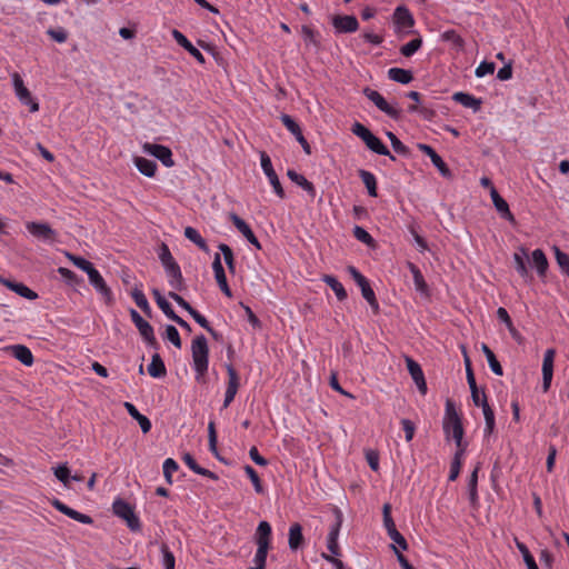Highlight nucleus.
I'll return each instance as SVG.
<instances>
[{
    "label": "nucleus",
    "instance_id": "1a4fd4ad",
    "mask_svg": "<svg viewBox=\"0 0 569 569\" xmlns=\"http://www.w3.org/2000/svg\"><path fill=\"white\" fill-rule=\"evenodd\" d=\"M27 230L38 240L52 243L57 239V232L46 222H27Z\"/></svg>",
    "mask_w": 569,
    "mask_h": 569
},
{
    "label": "nucleus",
    "instance_id": "774afa93",
    "mask_svg": "<svg viewBox=\"0 0 569 569\" xmlns=\"http://www.w3.org/2000/svg\"><path fill=\"white\" fill-rule=\"evenodd\" d=\"M54 472V476L64 485V486H68L69 481H70V470L69 468L63 465V466H59L57 468H54L53 470Z\"/></svg>",
    "mask_w": 569,
    "mask_h": 569
},
{
    "label": "nucleus",
    "instance_id": "0e129e2a",
    "mask_svg": "<svg viewBox=\"0 0 569 569\" xmlns=\"http://www.w3.org/2000/svg\"><path fill=\"white\" fill-rule=\"evenodd\" d=\"M47 33L52 40L59 43H63L68 39V32L61 27L56 29H48Z\"/></svg>",
    "mask_w": 569,
    "mask_h": 569
},
{
    "label": "nucleus",
    "instance_id": "a19ab883",
    "mask_svg": "<svg viewBox=\"0 0 569 569\" xmlns=\"http://www.w3.org/2000/svg\"><path fill=\"white\" fill-rule=\"evenodd\" d=\"M152 295L157 306L170 320L173 317H176L177 313L173 311L171 305L167 301V299L161 295V292L158 289H153Z\"/></svg>",
    "mask_w": 569,
    "mask_h": 569
},
{
    "label": "nucleus",
    "instance_id": "a211bd4d",
    "mask_svg": "<svg viewBox=\"0 0 569 569\" xmlns=\"http://www.w3.org/2000/svg\"><path fill=\"white\" fill-rule=\"evenodd\" d=\"M443 431L447 435V437L451 436L455 440L458 448L462 446V439H463V427L461 422V418H455L449 420H443Z\"/></svg>",
    "mask_w": 569,
    "mask_h": 569
},
{
    "label": "nucleus",
    "instance_id": "2eb2a0df",
    "mask_svg": "<svg viewBox=\"0 0 569 569\" xmlns=\"http://www.w3.org/2000/svg\"><path fill=\"white\" fill-rule=\"evenodd\" d=\"M332 26L339 33H352L359 29V22L355 16L337 14L332 18Z\"/></svg>",
    "mask_w": 569,
    "mask_h": 569
},
{
    "label": "nucleus",
    "instance_id": "f03ea898",
    "mask_svg": "<svg viewBox=\"0 0 569 569\" xmlns=\"http://www.w3.org/2000/svg\"><path fill=\"white\" fill-rule=\"evenodd\" d=\"M191 353L196 380L204 382L209 367V347L204 336H197L191 343Z\"/></svg>",
    "mask_w": 569,
    "mask_h": 569
},
{
    "label": "nucleus",
    "instance_id": "393cba45",
    "mask_svg": "<svg viewBox=\"0 0 569 569\" xmlns=\"http://www.w3.org/2000/svg\"><path fill=\"white\" fill-rule=\"evenodd\" d=\"M172 37L179 46L187 50L199 63H204L203 54L179 30H172Z\"/></svg>",
    "mask_w": 569,
    "mask_h": 569
},
{
    "label": "nucleus",
    "instance_id": "bf43d9fd",
    "mask_svg": "<svg viewBox=\"0 0 569 569\" xmlns=\"http://www.w3.org/2000/svg\"><path fill=\"white\" fill-rule=\"evenodd\" d=\"M387 137L389 138L391 146L397 153L402 156H407L409 153L408 147L405 146L395 133L388 131Z\"/></svg>",
    "mask_w": 569,
    "mask_h": 569
},
{
    "label": "nucleus",
    "instance_id": "4c0bfd02",
    "mask_svg": "<svg viewBox=\"0 0 569 569\" xmlns=\"http://www.w3.org/2000/svg\"><path fill=\"white\" fill-rule=\"evenodd\" d=\"M166 372V366L161 357L158 353H154L150 365L148 366V373L153 378H161Z\"/></svg>",
    "mask_w": 569,
    "mask_h": 569
},
{
    "label": "nucleus",
    "instance_id": "a18cd8bd",
    "mask_svg": "<svg viewBox=\"0 0 569 569\" xmlns=\"http://www.w3.org/2000/svg\"><path fill=\"white\" fill-rule=\"evenodd\" d=\"M422 46V38L418 36L417 38L412 39L408 43L403 44L400 48V53L403 57H412Z\"/></svg>",
    "mask_w": 569,
    "mask_h": 569
},
{
    "label": "nucleus",
    "instance_id": "37998d69",
    "mask_svg": "<svg viewBox=\"0 0 569 569\" xmlns=\"http://www.w3.org/2000/svg\"><path fill=\"white\" fill-rule=\"evenodd\" d=\"M515 543H516L517 549L522 555L523 561L526 562L527 568L528 569H539L536 563V560H535L533 556L530 553L528 547L523 542L518 540L517 538L515 539Z\"/></svg>",
    "mask_w": 569,
    "mask_h": 569
},
{
    "label": "nucleus",
    "instance_id": "cd10ccee",
    "mask_svg": "<svg viewBox=\"0 0 569 569\" xmlns=\"http://www.w3.org/2000/svg\"><path fill=\"white\" fill-rule=\"evenodd\" d=\"M288 545L292 551L301 549L305 545V537L302 535V527L300 523L295 522L289 528Z\"/></svg>",
    "mask_w": 569,
    "mask_h": 569
},
{
    "label": "nucleus",
    "instance_id": "0eeeda50",
    "mask_svg": "<svg viewBox=\"0 0 569 569\" xmlns=\"http://www.w3.org/2000/svg\"><path fill=\"white\" fill-rule=\"evenodd\" d=\"M12 83L16 96L22 104L29 106L31 112L39 110V103L31 97L30 91L24 86L21 76L18 72L12 73Z\"/></svg>",
    "mask_w": 569,
    "mask_h": 569
},
{
    "label": "nucleus",
    "instance_id": "2f4dec72",
    "mask_svg": "<svg viewBox=\"0 0 569 569\" xmlns=\"http://www.w3.org/2000/svg\"><path fill=\"white\" fill-rule=\"evenodd\" d=\"M463 455H465V447L461 446L456 451L453 459L450 465V472H449V481H456L457 478L460 475L462 465H463Z\"/></svg>",
    "mask_w": 569,
    "mask_h": 569
},
{
    "label": "nucleus",
    "instance_id": "7c9ffc66",
    "mask_svg": "<svg viewBox=\"0 0 569 569\" xmlns=\"http://www.w3.org/2000/svg\"><path fill=\"white\" fill-rule=\"evenodd\" d=\"M526 258H528V250L525 247H520L518 251L513 253L516 270L519 273V276L523 279H527L529 277V270L525 262Z\"/></svg>",
    "mask_w": 569,
    "mask_h": 569
},
{
    "label": "nucleus",
    "instance_id": "b1692460",
    "mask_svg": "<svg viewBox=\"0 0 569 569\" xmlns=\"http://www.w3.org/2000/svg\"><path fill=\"white\" fill-rule=\"evenodd\" d=\"M17 360L27 367H31L34 362L31 350L23 345H12L6 348Z\"/></svg>",
    "mask_w": 569,
    "mask_h": 569
},
{
    "label": "nucleus",
    "instance_id": "052dcab7",
    "mask_svg": "<svg viewBox=\"0 0 569 569\" xmlns=\"http://www.w3.org/2000/svg\"><path fill=\"white\" fill-rule=\"evenodd\" d=\"M159 259H160L163 268L169 267L171 263H177L166 243L161 244L160 252H159Z\"/></svg>",
    "mask_w": 569,
    "mask_h": 569
},
{
    "label": "nucleus",
    "instance_id": "58836bf2",
    "mask_svg": "<svg viewBox=\"0 0 569 569\" xmlns=\"http://www.w3.org/2000/svg\"><path fill=\"white\" fill-rule=\"evenodd\" d=\"M182 461L197 475H200V476H204V477H209V478H212L214 479L216 476L213 472H211L210 470L208 469H204L202 467H200L196 459L192 457V455L190 453H184L182 456Z\"/></svg>",
    "mask_w": 569,
    "mask_h": 569
},
{
    "label": "nucleus",
    "instance_id": "5701e85b",
    "mask_svg": "<svg viewBox=\"0 0 569 569\" xmlns=\"http://www.w3.org/2000/svg\"><path fill=\"white\" fill-rule=\"evenodd\" d=\"M166 274L168 277L169 286L177 291H181L184 289V279L178 263H171L169 267L164 268Z\"/></svg>",
    "mask_w": 569,
    "mask_h": 569
},
{
    "label": "nucleus",
    "instance_id": "3c124183",
    "mask_svg": "<svg viewBox=\"0 0 569 569\" xmlns=\"http://www.w3.org/2000/svg\"><path fill=\"white\" fill-rule=\"evenodd\" d=\"M162 553V565L166 569H174L176 568V558L174 555L169 549L168 545L162 543L160 547Z\"/></svg>",
    "mask_w": 569,
    "mask_h": 569
},
{
    "label": "nucleus",
    "instance_id": "8fccbe9b",
    "mask_svg": "<svg viewBox=\"0 0 569 569\" xmlns=\"http://www.w3.org/2000/svg\"><path fill=\"white\" fill-rule=\"evenodd\" d=\"M243 470H244L246 475L249 477V479L251 480L254 491L259 495L263 493L264 489H263V486L261 483V480H260L257 471L249 465H246L243 467Z\"/></svg>",
    "mask_w": 569,
    "mask_h": 569
},
{
    "label": "nucleus",
    "instance_id": "680f3d73",
    "mask_svg": "<svg viewBox=\"0 0 569 569\" xmlns=\"http://www.w3.org/2000/svg\"><path fill=\"white\" fill-rule=\"evenodd\" d=\"M209 450L217 456V431L214 421L208 423Z\"/></svg>",
    "mask_w": 569,
    "mask_h": 569
},
{
    "label": "nucleus",
    "instance_id": "69168bd1",
    "mask_svg": "<svg viewBox=\"0 0 569 569\" xmlns=\"http://www.w3.org/2000/svg\"><path fill=\"white\" fill-rule=\"evenodd\" d=\"M360 289H361L362 297L368 301V303L372 308L377 309L378 308V301L376 299L375 291L370 287L369 282L367 284H365V287H361Z\"/></svg>",
    "mask_w": 569,
    "mask_h": 569
},
{
    "label": "nucleus",
    "instance_id": "c85d7f7f",
    "mask_svg": "<svg viewBox=\"0 0 569 569\" xmlns=\"http://www.w3.org/2000/svg\"><path fill=\"white\" fill-rule=\"evenodd\" d=\"M0 281L7 287L9 288L10 290H12L13 292H16L17 295L26 298V299H29V300H34L38 298V295L31 290L30 288H28L27 286H24L23 283H20V282H12L10 280H7V279H0Z\"/></svg>",
    "mask_w": 569,
    "mask_h": 569
},
{
    "label": "nucleus",
    "instance_id": "13d9d810",
    "mask_svg": "<svg viewBox=\"0 0 569 569\" xmlns=\"http://www.w3.org/2000/svg\"><path fill=\"white\" fill-rule=\"evenodd\" d=\"M281 122L296 138L302 132L300 126L289 114H282Z\"/></svg>",
    "mask_w": 569,
    "mask_h": 569
},
{
    "label": "nucleus",
    "instance_id": "f3484780",
    "mask_svg": "<svg viewBox=\"0 0 569 569\" xmlns=\"http://www.w3.org/2000/svg\"><path fill=\"white\" fill-rule=\"evenodd\" d=\"M406 365L412 380L417 385L418 390L421 395H426L427 382L420 365L410 357H406Z\"/></svg>",
    "mask_w": 569,
    "mask_h": 569
},
{
    "label": "nucleus",
    "instance_id": "423d86ee",
    "mask_svg": "<svg viewBox=\"0 0 569 569\" xmlns=\"http://www.w3.org/2000/svg\"><path fill=\"white\" fill-rule=\"evenodd\" d=\"M260 164L263 173L266 174L269 183L271 184L273 192L280 198L286 197L284 190L281 186L278 174L276 173L270 157L266 151L260 152Z\"/></svg>",
    "mask_w": 569,
    "mask_h": 569
},
{
    "label": "nucleus",
    "instance_id": "473e14b6",
    "mask_svg": "<svg viewBox=\"0 0 569 569\" xmlns=\"http://www.w3.org/2000/svg\"><path fill=\"white\" fill-rule=\"evenodd\" d=\"M322 281L331 288V290L335 292L337 299L339 301H343L347 299V291L343 288L342 283L333 276L325 274L322 278Z\"/></svg>",
    "mask_w": 569,
    "mask_h": 569
},
{
    "label": "nucleus",
    "instance_id": "f8f14e48",
    "mask_svg": "<svg viewBox=\"0 0 569 569\" xmlns=\"http://www.w3.org/2000/svg\"><path fill=\"white\" fill-rule=\"evenodd\" d=\"M143 151L160 160L162 164L168 168L174 164V161L172 159V152L170 148L166 146L147 142L143 144Z\"/></svg>",
    "mask_w": 569,
    "mask_h": 569
},
{
    "label": "nucleus",
    "instance_id": "4468645a",
    "mask_svg": "<svg viewBox=\"0 0 569 569\" xmlns=\"http://www.w3.org/2000/svg\"><path fill=\"white\" fill-rule=\"evenodd\" d=\"M555 349H547L542 360V389L547 392L550 389L553 377Z\"/></svg>",
    "mask_w": 569,
    "mask_h": 569
},
{
    "label": "nucleus",
    "instance_id": "7ed1b4c3",
    "mask_svg": "<svg viewBox=\"0 0 569 569\" xmlns=\"http://www.w3.org/2000/svg\"><path fill=\"white\" fill-rule=\"evenodd\" d=\"M351 131L358 138H360L366 146L377 154L387 156L390 160L395 161V156L391 154L389 149L382 143V141L376 137L367 127L361 124L360 122H355L352 124Z\"/></svg>",
    "mask_w": 569,
    "mask_h": 569
},
{
    "label": "nucleus",
    "instance_id": "6ab92c4d",
    "mask_svg": "<svg viewBox=\"0 0 569 569\" xmlns=\"http://www.w3.org/2000/svg\"><path fill=\"white\" fill-rule=\"evenodd\" d=\"M51 505L54 507V509H57L61 513L66 515L67 517L73 519L80 523L91 525L93 522V520L90 516L81 513V512L70 508L69 506H67L59 499H53L51 501Z\"/></svg>",
    "mask_w": 569,
    "mask_h": 569
},
{
    "label": "nucleus",
    "instance_id": "c9c22d12",
    "mask_svg": "<svg viewBox=\"0 0 569 569\" xmlns=\"http://www.w3.org/2000/svg\"><path fill=\"white\" fill-rule=\"evenodd\" d=\"M481 350L487 358V361H488V365H489L491 371L497 376H502L503 369H502L500 362L498 361L496 355L493 353V351L486 343H482Z\"/></svg>",
    "mask_w": 569,
    "mask_h": 569
},
{
    "label": "nucleus",
    "instance_id": "79ce46f5",
    "mask_svg": "<svg viewBox=\"0 0 569 569\" xmlns=\"http://www.w3.org/2000/svg\"><path fill=\"white\" fill-rule=\"evenodd\" d=\"M184 237L191 242H193L202 251L207 252L209 250L206 240L201 237L197 229L192 227H186Z\"/></svg>",
    "mask_w": 569,
    "mask_h": 569
},
{
    "label": "nucleus",
    "instance_id": "e433bc0d",
    "mask_svg": "<svg viewBox=\"0 0 569 569\" xmlns=\"http://www.w3.org/2000/svg\"><path fill=\"white\" fill-rule=\"evenodd\" d=\"M532 263L537 269V272L540 277H543L548 269V260L545 252L541 249H536L532 251Z\"/></svg>",
    "mask_w": 569,
    "mask_h": 569
},
{
    "label": "nucleus",
    "instance_id": "603ef678",
    "mask_svg": "<svg viewBox=\"0 0 569 569\" xmlns=\"http://www.w3.org/2000/svg\"><path fill=\"white\" fill-rule=\"evenodd\" d=\"M219 250L223 254V259H224V262H226L229 271L231 273H233L234 270H236V264H234V258H233L232 249L228 244H226V243H220L219 244Z\"/></svg>",
    "mask_w": 569,
    "mask_h": 569
},
{
    "label": "nucleus",
    "instance_id": "c756f323",
    "mask_svg": "<svg viewBox=\"0 0 569 569\" xmlns=\"http://www.w3.org/2000/svg\"><path fill=\"white\" fill-rule=\"evenodd\" d=\"M452 99L466 108H470L473 111H478L481 108V100L475 96L466 92H456Z\"/></svg>",
    "mask_w": 569,
    "mask_h": 569
},
{
    "label": "nucleus",
    "instance_id": "72a5a7b5",
    "mask_svg": "<svg viewBox=\"0 0 569 569\" xmlns=\"http://www.w3.org/2000/svg\"><path fill=\"white\" fill-rule=\"evenodd\" d=\"M134 166L137 169L147 177H153L156 174L157 170V163L153 160L143 158V157H136L133 159Z\"/></svg>",
    "mask_w": 569,
    "mask_h": 569
},
{
    "label": "nucleus",
    "instance_id": "5fc2aeb1",
    "mask_svg": "<svg viewBox=\"0 0 569 569\" xmlns=\"http://www.w3.org/2000/svg\"><path fill=\"white\" fill-rule=\"evenodd\" d=\"M382 513H383V526L387 530V533L388 535L392 533L393 531L397 530V528H396L395 521L391 517V506L389 503L383 505Z\"/></svg>",
    "mask_w": 569,
    "mask_h": 569
},
{
    "label": "nucleus",
    "instance_id": "20e7f679",
    "mask_svg": "<svg viewBox=\"0 0 569 569\" xmlns=\"http://www.w3.org/2000/svg\"><path fill=\"white\" fill-rule=\"evenodd\" d=\"M395 32L398 37L403 38L408 34L418 33L413 30L415 18L406 6H399L395 9L392 14Z\"/></svg>",
    "mask_w": 569,
    "mask_h": 569
},
{
    "label": "nucleus",
    "instance_id": "ddd939ff",
    "mask_svg": "<svg viewBox=\"0 0 569 569\" xmlns=\"http://www.w3.org/2000/svg\"><path fill=\"white\" fill-rule=\"evenodd\" d=\"M363 94L371 102H373L380 111L385 112L386 114H388L389 117H391L393 119L399 118V111L396 108H393L392 106H390L378 91L372 90L367 87L363 89Z\"/></svg>",
    "mask_w": 569,
    "mask_h": 569
},
{
    "label": "nucleus",
    "instance_id": "9b49d317",
    "mask_svg": "<svg viewBox=\"0 0 569 569\" xmlns=\"http://www.w3.org/2000/svg\"><path fill=\"white\" fill-rule=\"evenodd\" d=\"M336 520L330 527L328 538H327V548L332 556L338 557L341 555L340 547L338 543V537L340 532V528L342 525V512L339 509L335 511Z\"/></svg>",
    "mask_w": 569,
    "mask_h": 569
},
{
    "label": "nucleus",
    "instance_id": "4d7b16f0",
    "mask_svg": "<svg viewBox=\"0 0 569 569\" xmlns=\"http://www.w3.org/2000/svg\"><path fill=\"white\" fill-rule=\"evenodd\" d=\"M555 257L561 271L569 277V254L562 252L559 248H555Z\"/></svg>",
    "mask_w": 569,
    "mask_h": 569
},
{
    "label": "nucleus",
    "instance_id": "ea45409f",
    "mask_svg": "<svg viewBox=\"0 0 569 569\" xmlns=\"http://www.w3.org/2000/svg\"><path fill=\"white\" fill-rule=\"evenodd\" d=\"M359 177H360L362 183L366 186V188L368 190V193L371 197H377L378 193H377V179H376V176L372 172H370V171L360 170L359 171Z\"/></svg>",
    "mask_w": 569,
    "mask_h": 569
},
{
    "label": "nucleus",
    "instance_id": "09e8293b",
    "mask_svg": "<svg viewBox=\"0 0 569 569\" xmlns=\"http://www.w3.org/2000/svg\"><path fill=\"white\" fill-rule=\"evenodd\" d=\"M352 233H353V237L358 241L367 244L368 247H375L376 246V241L372 238V236L367 230H365L362 227L356 226L353 228Z\"/></svg>",
    "mask_w": 569,
    "mask_h": 569
},
{
    "label": "nucleus",
    "instance_id": "bb28decb",
    "mask_svg": "<svg viewBox=\"0 0 569 569\" xmlns=\"http://www.w3.org/2000/svg\"><path fill=\"white\" fill-rule=\"evenodd\" d=\"M491 200L496 210L500 213L501 218L508 220L511 223L516 222L515 216L509 209L507 201L498 193L496 188L491 190Z\"/></svg>",
    "mask_w": 569,
    "mask_h": 569
},
{
    "label": "nucleus",
    "instance_id": "864d4df0",
    "mask_svg": "<svg viewBox=\"0 0 569 569\" xmlns=\"http://www.w3.org/2000/svg\"><path fill=\"white\" fill-rule=\"evenodd\" d=\"M163 476L166 478L167 483H172V475L179 469V465L172 458H167L163 462Z\"/></svg>",
    "mask_w": 569,
    "mask_h": 569
},
{
    "label": "nucleus",
    "instance_id": "e2e57ef3",
    "mask_svg": "<svg viewBox=\"0 0 569 569\" xmlns=\"http://www.w3.org/2000/svg\"><path fill=\"white\" fill-rule=\"evenodd\" d=\"M496 64L493 62L482 61L475 71L476 77L482 78L487 74H492L495 72Z\"/></svg>",
    "mask_w": 569,
    "mask_h": 569
},
{
    "label": "nucleus",
    "instance_id": "c03bdc74",
    "mask_svg": "<svg viewBox=\"0 0 569 569\" xmlns=\"http://www.w3.org/2000/svg\"><path fill=\"white\" fill-rule=\"evenodd\" d=\"M131 297L136 305L148 316H151V308L148 302L146 295L140 289H134L131 292Z\"/></svg>",
    "mask_w": 569,
    "mask_h": 569
},
{
    "label": "nucleus",
    "instance_id": "39448f33",
    "mask_svg": "<svg viewBox=\"0 0 569 569\" xmlns=\"http://www.w3.org/2000/svg\"><path fill=\"white\" fill-rule=\"evenodd\" d=\"M113 513L126 521L132 531L140 530V520L136 516L133 507L121 498H117L112 503Z\"/></svg>",
    "mask_w": 569,
    "mask_h": 569
},
{
    "label": "nucleus",
    "instance_id": "f704fd0d",
    "mask_svg": "<svg viewBox=\"0 0 569 569\" xmlns=\"http://www.w3.org/2000/svg\"><path fill=\"white\" fill-rule=\"evenodd\" d=\"M388 77L390 80L407 84L412 81L413 76L410 70L401 69V68H390L388 70Z\"/></svg>",
    "mask_w": 569,
    "mask_h": 569
},
{
    "label": "nucleus",
    "instance_id": "338daca9",
    "mask_svg": "<svg viewBox=\"0 0 569 569\" xmlns=\"http://www.w3.org/2000/svg\"><path fill=\"white\" fill-rule=\"evenodd\" d=\"M166 338L171 341L174 347L177 348H181V339H180V335H179V331L177 330L176 327L169 325L167 326L166 328Z\"/></svg>",
    "mask_w": 569,
    "mask_h": 569
},
{
    "label": "nucleus",
    "instance_id": "4be33fe9",
    "mask_svg": "<svg viewBox=\"0 0 569 569\" xmlns=\"http://www.w3.org/2000/svg\"><path fill=\"white\" fill-rule=\"evenodd\" d=\"M88 278L90 283L106 299V301H111L112 292L110 288L107 286L101 273L96 268L88 273Z\"/></svg>",
    "mask_w": 569,
    "mask_h": 569
},
{
    "label": "nucleus",
    "instance_id": "de8ad7c7",
    "mask_svg": "<svg viewBox=\"0 0 569 569\" xmlns=\"http://www.w3.org/2000/svg\"><path fill=\"white\" fill-rule=\"evenodd\" d=\"M467 381H468V385L470 387L471 398H472V401H473L475 406H480L481 398H482V392H480L479 389H478V386H477V382H476V378H475V375H473L472 370H469L468 377H467Z\"/></svg>",
    "mask_w": 569,
    "mask_h": 569
},
{
    "label": "nucleus",
    "instance_id": "dca6fc26",
    "mask_svg": "<svg viewBox=\"0 0 569 569\" xmlns=\"http://www.w3.org/2000/svg\"><path fill=\"white\" fill-rule=\"evenodd\" d=\"M418 149L426 156H428L432 162V164L439 170L440 174L445 178L451 177V171L446 164V162L442 160V158L436 152V150L425 143L418 144Z\"/></svg>",
    "mask_w": 569,
    "mask_h": 569
},
{
    "label": "nucleus",
    "instance_id": "aec40b11",
    "mask_svg": "<svg viewBox=\"0 0 569 569\" xmlns=\"http://www.w3.org/2000/svg\"><path fill=\"white\" fill-rule=\"evenodd\" d=\"M212 269H213V272H214V278H216V281L220 288V290L227 296V297H231L232 293H231V289L228 284V281H227V277H226V272H224V269L222 267V263H221V259H220V254L217 253L214 259H213V262H212Z\"/></svg>",
    "mask_w": 569,
    "mask_h": 569
},
{
    "label": "nucleus",
    "instance_id": "9d476101",
    "mask_svg": "<svg viewBox=\"0 0 569 569\" xmlns=\"http://www.w3.org/2000/svg\"><path fill=\"white\" fill-rule=\"evenodd\" d=\"M224 367H226V370L228 373V382H227L224 400H223V408L226 409L234 400V397H236L239 386H240V377L232 365L228 363Z\"/></svg>",
    "mask_w": 569,
    "mask_h": 569
},
{
    "label": "nucleus",
    "instance_id": "f257e3e1",
    "mask_svg": "<svg viewBox=\"0 0 569 569\" xmlns=\"http://www.w3.org/2000/svg\"><path fill=\"white\" fill-rule=\"evenodd\" d=\"M254 542L257 550L252 559L253 566L249 569H266L268 552L272 547V528L268 521L259 522L254 533Z\"/></svg>",
    "mask_w": 569,
    "mask_h": 569
},
{
    "label": "nucleus",
    "instance_id": "412c9836",
    "mask_svg": "<svg viewBox=\"0 0 569 569\" xmlns=\"http://www.w3.org/2000/svg\"><path fill=\"white\" fill-rule=\"evenodd\" d=\"M230 220L232 221L233 226L238 229V231L256 248L261 249L260 242L258 241L257 237L254 236L253 231L251 230L250 226L240 217L232 213L230 216Z\"/></svg>",
    "mask_w": 569,
    "mask_h": 569
},
{
    "label": "nucleus",
    "instance_id": "6e6552de",
    "mask_svg": "<svg viewBox=\"0 0 569 569\" xmlns=\"http://www.w3.org/2000/svg\"><path fill=\"white\" fill-rule=\"evenodd\" d=\"M130 317L137 329L139 330L141 337L147 342L148 346L152 348H158V341L154 337V331L152 326L146 321L138 311L131 310Z\"/></svg>",
    "mask_w": 569,
    "mask_h": 569
},
{
    "label": "nucleus",
    "instance_id": "a878e982",
    "mask_svg": "<svg viewBox=\"0 0 569 569\" xmlns=\"http://www.w3.org/2000/svg\"><path fill=\"white\" fill-rule=\"evenodd\" d=\"M482 408L483 417H485V437L490 436L496 428V419H495V412L491 409V407L488 403L487 396L485 391H482V398L480 406Z\"/></svg>",
    "mask_w": 569,
    "mask_h": 569
},
{
    "label": "nucleus",
    "instance_id": "6e6d98bb",
    "mask_svg": "<svg viewBox=\"0 0 569 569\" xmlns=\"http://www.w3.org/2000/svg\"><path fill=\"white\" fill-rule=\"evenodd\" d=\"M68 258L77 268L81 269L87 274L89 272H91V270L94 269L93 264L90 261H88L84 258H82V257H78V256L69 253Z\"/></svg>",
    "mask_w": 569,
    "mask_h": 569
},
{
    "label": "nucleus",
    "instance_id": "49530a36",
    "mask_svg": "<svg viewBox=\"0 0 569 569\" xmlns=\"http://www.w3.org/2000/svg\"><path fill=\"white\" fill-rule=\"evenodd\" d=\"M409 269L412 273L413 283H415L416 289L420 292H426L428 289V286L426 283L423 276H422L421 271L419 270V268L413 263H409Z\"/></svg>",
    "mask_w": 569,
    "mask_h": 569
}]
</instances>
